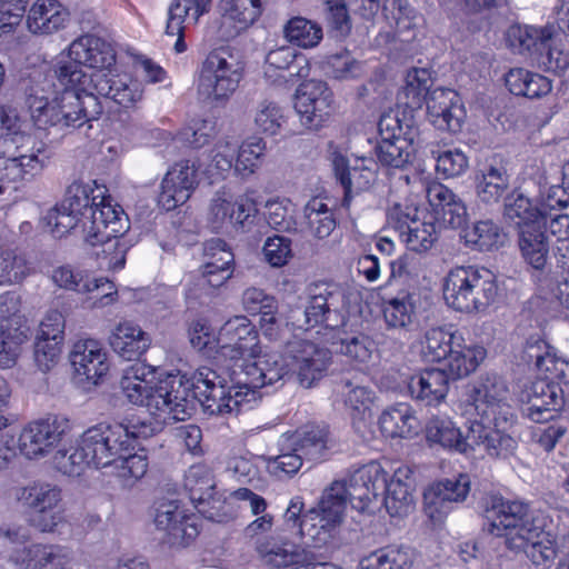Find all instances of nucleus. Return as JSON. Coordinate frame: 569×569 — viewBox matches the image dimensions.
Listing matches in <instances>:
<instances>
[{
    "instance_id": "6e6552de",
    "label": "nucleus",
    "mask_w": 569,
    "mask_h": 569,
    "mask_svg": "<svg viewBox=\"0 0 569 569\" xmlns=\"http://www.w3.org/2000/svg\"><path fill=\"white\" fill-rule=\"evenodd\" d=\"M69 61H58L54 78L60 86H76L90 90L96 72H106L114 61L111 46L93 34H83L74 39L68 47Z\"/></svg>"
},
{
    "instance_id": "a211bd4d",
    "label": "nucleus",
    "mask_w": 569,
    "mask_h": 569,
    "mask_svg": "<svg viewBox=\"0 0 569 569\" xmlns=\"http://www.w3.org/2000/svg\"><path fill=\"white\" fill-rule=\"evenodd\" d=\"M470 477L459 473L456 477L440 480L423 493V512L432 527H441L448 515L462 503L470 492Z\"/></svg>"
},
{
    "instance_id": "412c9836",
    "label": "nucleus",
    "mask_w": 569,
    "mask_h": 569,
    "mask_svg": "<svg viewBox=\"0 0 569 569\" xmlns=\"http://www.w3.org/2000/svg\"><path fill=\"white\" fill-rule=\"evenodd\" d=\"M295 109L303 127L317 130L333 109V93L325 81L302 82L296 92Z\"/></svg>"
},
{
    "instance_id": "9b49d317",
    "label": "nucleus",
    "mask_w": 569,
    "mask_h": 569,
    "mask_svg": "<svg viewBox=\"0 0 569 569\" xmlns=\"http://www.w3.org/2000/svg\"><path fill=\"white\" fill-rule=\"evenodd\" d=\"M241 68L228 47L211 50L202 61L197 93L209 104H224L236 92L241 80Z\"/></svg>"
},
{
    "instance_id": "f3484780",
    "label": "nucleus",
    "mask_w": 569,
    "mask_h": 569,
    "mask_svg": "<svg viewBox=\"0 0 569 569\" xmlns=\"http://www.w3.org/2000/svg\"><path fill=\"white\" fill-rule=\"evenodd\" d=\"M258 332L244 316H236L221 327L217 337L218 359L229 360V366L253 362L259 355Z\"/></svg>"
},
{
    "instance_id": "de8ad7c7",
    "label": "nucleus",
    "mask_w": 569,
    "mask_h": 569,
    "mask_svg": "<svg viewBox=\"0 0 569 569\" xmlns=\"http://www.w3.org/2000/svg\"><path fill=\"white\" fill-rule=\"evenodd\" d=\"M537 537L523 536V546L510 548L513 551H523L535 566H549L556 559L559 547L543 530L542 523L536 525Z\"/></svg>"
},
{
    "instance_id": "79ce46f5",
    "label": "nucleus",
    "mask_w": 569,
    "mask_h": 569,
    "mask_svg": "<svg viewBox=\"0 0 569 569\" xmlns=\"http://www.w3.org/2000/svg\"><path fill=\"white\" fill-rule=\"evenodd\" d=\"M460 341V347L455 345L443 360L446 361V372L450 379L456 380L469 376L479 367L485 360L487 351L482 346H463Z\"/></svg>"
},
{
    "instance_id": "c85d7f7f",
    "label": "nucleus",
    "mask_w": 569,
    "mask_h": 569,
    "mask_svg": "<svg viewBox=\"0 0 569 569\" xmlns=\"http://www.w3.org/2000/svg\"><path fill=\"white\" fill-rule=\"evenodd\" d=\"M89 92L111 99L122 108L131 109L141 101L143 89L137 80L113 76L110 72H96Z\"/></svg>"
},
{
    "instance_id": "72a5a7b5",
    "label": "nucleus",
    "mask_w": 569,
    "mask_h": 569,
    "mask_svg": "<svg viewBox=\"0 0 569 569\" xmlns=\"http://www.w3.org/2000/svg\"><path fill=\"white\" fill-rule=\"evenodd\" d=\"M150 345V336L131 321L118 323L110 336L111 348L126 360L138 359Z\"/></svg>"
},
{
    "instance_id": "4be33fe9",
    "label": "nucleus",
    "mask_w": 569,
    "mask_h": 569,
    "mask_svg": "<svg viewBox=\"0 0 569 569\" xmlns=\"http://www.w3.org/2000/svg\"><path fill=\"white\" fill-rule=\"evenodd\" d=\"M330 161L335 176L345 190L343 202L367 191L376 180V164L371 159H357L352 166L347 157L335 146L330 144Z\"/></svg>"
},
{
    "instance_id": "f03ea898",
    "label": "nucleus",
    "mask_w": 569,
    "mask_h": 569,
    "mask_svg": "<svg viewBox=\"0 0 569 569\" xmlns=\"http://www.w3.org/2000/svg\"><path fill=\"white\" fill-rule=\"evenodd\" d=\"M276 353H264L253 362L226 366L231 386L209 367H200L192 378V402L198 398L208 415L238 413L242 408H252L258 400V390L284 378L286 365Z\"/></svg>"
},
{
    "instance_id": "7c9ffc66",
    "label": "nucleus",
    "mask_w": 569,
    "mask_h": 569,
    "mask_svg": "<svg viewBox=\"0 0 569 569\" xmlns=\"http://www.w3.org/2000/svg\"><path fill=\"white\" fill-rule=\"evenodd\" d=\"M429 204L445 224L453 229L462 228L468 218L467 208L459 197L448 187L439 182L429 184L426 189Z\"/></svg>"
},
{
    "instance_id": "052dcab7",
    "label": "nucleus",
    "mask_w": 569,
    "mask_h": 569,
    "mask_svg": "<svg viewBox=\"0 0 569 569\" xmlns=\"http://www.w3.org/2000/svg\"><path fill=\"white\" fill-rule=\"evenodd\" d=\"M401 240L411 251L420 252L429 250L436 239V226L432 221L417 218L400 236Z\"/></svg>"
},
{
    "instance_id": "4d7b16f0",
    "label": "nucleus",
    "mask_w": 569,
    "mask_h": 569,
    "mask_svg": "<svg viewBox=\"0 0 569 569\" xmlns=\"http://www.w3.org/2000/svg\"><path fill=\"white\" fill-rule=\"evenodd\" d=\"M184 488L193 502L203 503L212 497L213 476L206 465H192L184 476Z\"/></svg>"
},
{
    "instance_id": "423d86ee",
    "label": "nucleus",
    "mask_w": 569,
    "mask_h": 569,
    "mask_svg": "<svg viewBox=\"0 0 569 569\" xmlns=\"http://www.w3.org/2000/svg\"><path fill=\"white\" fill-rule=\"evenodd\" d=\"M153 370L137 362L123 370L119 386L126 398L133 405L144 406L163 422L186 420L192 412V383L186 373H169L156 387H151Z\"/></svg>"
},
{
    "instance_id": "dca6fc26",
    "label": "nucleus",
    "mask_w": 569,
    "mask_h": 569,
    "mask_svg": "<svg viewBox=\"0 0 569 569\" xmlns=\"http://www.w3.org/2000/svg\"><path fill=\"white\" fill-rule=\"evenodd\" d=\"M16 499L33 511V526L41 532H52L64 520L61 489L48 482H32L16 490Z\"/></svg>"
},
{
    "instance_id": "f8f14e48",
    "label": "nucleus",
    "mask_w": 569,
    "mask_h": 569,
    "mask_svg": "<svg viewBox=\"0 0 569 569\" xmlns=\"http://www.w3.org/2000/svg\"><path fill=\"white\" fill-rule=\"evenodd\" d=\"M381 140L376 148L379 162L391 168H403L412 159L419 130L413 118L402 112L390 111L381 116L378 123Z\"/></svg>"
},
{
    "instance_id": "6ab92c4d",
    "label": "nucleus",
    "mask_w": 569,
    "mask_h": 569,
    "mask_svg": "<svg viewBox=\"0 0 569 569\" xmlns=\"http://www.w3.org/2000/svg\"><path fill=\"white\" fill-rule=\"evenodd\" d=\"M69 430L66 417L51 415L28 423L20 432L18 448L28 459L47 456L56 448Z\"/></svg>"
},
{
    "instance_id": "7ed1b4c3",
    "label": "nucleus",
    "mask_w": 569,
    "mask_h": 569,
    "mask_svg": "<svg viewBox=\"0 0 569 569\" xmlns=\"http://www.w3.org/2000/svg\"><path fill=\"white\" fill-rule=\"evenodd\" d=\"M54 79V76L46 77L36 82L27 90L26 97L33 124L52 136L50 142L59 141L102 112L93 92L76 86H57Z\"/></svg>"
},
{
    "instance_id": "774afa93",
    "label": "nucleus",
    "mask_w": 569,
    "mask_h": 569,
    "mask_svg": "<svg viewBox=\"0 0 569 569\" xmlns=\"http://www.w3.org/2000/svg\"><path fill=\"white\" fill-rule=\"evenodd\" d=\"M431 153L436 159V170L443 178L459 177L468 169V158L459 149L437 153L432 150Z\"/></svg>"
},
{
    "instance_id": "8fccbe9b",
    "label": "nucleus",
    "mask_w": 569,
    "mask_h": 569,
    "mask_svg": "<svg viewBox=\"0 0 569 569\" xmlns=\"http://www.w3.org/2000/svg\"><path fill=\"white\" fill-rule=\"evenodd\" d=\"M132 449L121 450L120 453L109 459L107 467L112 468L116 477L122 480L124 486H132L141 479L148 469L147 456L143 453H131Z\"/></svg>"
},
{
    "instance_id": "e2e57ef3",
    "label": "nucleus",
    "mask_w": 569,
    "mask_h": 569,
    "mask_svg": "<svg viewBox=\"0 0 569 569\" xmlns=\"http://www.w3.org/2000/svg\"><path fill=\"white\" fill-rule=\"evenodd\" d=\"M253 120L260 132L274 136L280 132L286 122V116L278 103L266 99L258 103Z\"/></svg>"
},
{
    "instance_id": "39448f33",
    "label": "nucleus",
    "mask_w": 569,
    "mask_h": 569,
    "mask_svg": "<svg viewBox=\"0 0 569 569\" xmlns=\"http://www.w3.org/2000/svg\"><path fill=\"white\" fill-rule=\"evenodd\" d=\"M98 196L90 197V188L81 182L71 183L62 201L50 209L44 216L46 224L56 238H62L72 230L80 229L83 240L89 246L96 247L97 239L106 238L104 228H111L112 232H122L126 228V219L122 208L112 204Z\"/></svg>"
},
{
    "instance_id": "0e129e2a",
    "label": "nucleus",
    "mask_w": 569,
    "mask_h": 569,
    "mask_svg": "<svg viewBox=\"0 0 569 569\" xmlns=\"http://www.w3.org/2000/svg\"><path fill=\"white\" fill-rule=\"evenodd\" d=\"M264 217L268 224L277 231L290 232L296 229L292 203L288 199L268 200L264 206Z\"/></svg>"
},
{
    "instance_id": "603ef678",
    "label": "nucleus",
    "mask_w": 569,
    "mask_h": 569,
    "mask_svg": "<svg viewBox=\"0 0 569 569\" xmlns=\"http://www.w3.org/2000/svg\"><path fill=\"white\" fill-rule=\"evenodd\" d=\"M122 216L126 219V228L122 232H112L111 228L103 226H100V230L104 229L106 231H109L110 233L106 232V238L97 239L96 246H101L102 250L101 253H103L104 259L107 260V266L110 269L119 270L124 267L126 263V254L129 250V243L123 238L126 232L129 230V219L128 216L122 210Z\"/></svg>"
},
{
    "instance_id": "c9c22d12",
    "label": "nucleus",
    "mask_w": 569,
    "mask_h": 569,
    "mask_svg": "<svg viewBox=\"0 0 569 569\" xmlns=\"http://www.w3.org/2000/svg\"><path fill=\"white\" fill-rule=\"evenodd\" d=\"M67 559V549L57 545L34 543L14 549L10 555V561L21 569H42L48 565H62Z\"/></svg>"
},
{
    "instance_id": "1a4fd4ad",
    "label": "nucleus",
    "mask_w": 569,
    "mask_h": 569,
    "mask_svg": "<svg viewBox=\"0 0 569 569\" xmlns=\"http://www.w3.org/2000/svg\"><path fill=\"white\" fill-rule=\"evenodd\" d=\"M119 431L101 428V425L86 430L69 448L59 449L53 456L54 468L68 476L79 477L89 467L104 468L108 466L112 452L119 446Z\"/></svg>"
},
{
    "instance_id": "4468645a",
    "label": "nucleus",
    "mask_w": 569,
    "mask_h": 569,
    "mask_svg": "<svg viewBox=\"0 0 569 569\" xmlns=\"http://www.w3.org/2000/svg\"><path fill=\"white\" fill-rule=\"evenodd\" d=\"M286 365L284 377L292 373L300 386L311 388L327 373L331 353L328 349L318 345L295 337L284 346L283 353L274 352Z\"/></svg>"
},
{
    "instance_id": "338daca9",
    "label": "nucleus",
    "mask_w": 569,
    "mask_h": 569,
    "mask_svg": "<svg viewBox=\"0 0 569 569\" xmlns=\"http://www.w3.org/2000/svg\"><path fill=\"white\" fill-rule=\"evenodd\" d=\"M306 460L299 451L295 450V446L288 452H281L278 456L268 457L266 467L270 475L278 479L290 478L296 475Z\"/></svg>"
},
{
    "instance_id": "2eb2a0df",
    "label": "nucleus",
    "mask_w": 569,
    "mask_h": 569,
    "mask_svg": "<svg viewBox=\"0 0 569 569\" xmlns=\"http://www.w3.org/2000/svg\"><path fill=\"white\" fill-rule=\"evenodd\" d=\"M3 149L0 154V193L4 192L6 183L17 182L26 178L30 170L41 167L38 154L43 143L38 147L34 138L27 133H14L3 137L0 141Z\"/></svg>"
},
{
    "instance_id": "473e14b6",
    "label": "nucleus",
    "mask_w": 569,
    "mask_h": 569,
    "mask_svg": "<svg viewBox=\"0 0 569 569\" xmlns=\"http://www.w3.org/2000/svg\"><path fill=\"white\" fill-rule=\"evenodd\" d=\"M449 380L445 369H428L410 377L407 386L412 398L431 406L446 398Z\"/></svg>"
},
{
    "instance_id": "a18cd8bd",
    "label": "nucleus",
    "mask_w": 569,
    "mask_h": 569,
    "mask_svg": "<svg viewBox=\"0 0 569 569\" xmlns=\"http://www.w3.org/2000/svg\"><path fill=\"white\" fill-rule=\"evenodd\" d=\"M460 341H463V338L457 332H451L443 327L429 328L425 331L421 341V355L426 361H441L452 351L456 343L460 347Z\"/></svg>"
},
{
    "instance_id": "2f4dec72",
    "label": "nucleus",
    "mask_w": 569,
    "mask_h": 569,
    "mask_svg": "<svg viewBox=\"0 0 569 569\" xmlns=\"http://www.w3.org/2000/svg\"><path fill=\"white\" fill-rule=\"evenodd\" d=\"M519 249L525 262L535 272L537 281L543 276L549 258V243L541 223L522 227L519 232Z\"/></svg>"
},
{
    "instance_id": "e433bc0d",
    "label": "nucleus",
    "mask_w": 569,
    "mask_h": 569,
    "mask_svg": "<svg viewBox=\"0 0 569 569\" xmlns=\"http://www.w3.org/2000/svg\"><path fill=\"white\" fill-rule=\"evenodd\" d=\"M292 446L307 461L318 462L329 449V430L326 425L308 423L298 429Z\"/></svg>"
},
{
    "instance_id": "393cba45",
    "label": "nucleus",
    "mask_w": 569,
    "mask_h": 569,
    "mask_svg": "<svg viewBox=\"0 0 569 569\" xmlns=\"http://www.w3.org/2000/svg\"><path fill=\"white\" fill-rule=\"evenodd\" d=\"M426 103L428 119L436 128L449 132L461 129L466 111L455 90L437 88L429 93Z\"/></svg>"
},
{
    "instance_id": "ddd939ff",
    "label": "nucleus",
    "mask_w": 569,
    "mask_h": 569,
    "mask_svg": "<svg viewBox=\"0 0 569 569\" xmlns=\"http://www.w3.org/2000/svg\"><path fill=\"white\" fill-rule=\"evenodd\" d=\"M489 532L503 537L506 546L519 548L523 546V536L537 537L536 525L540 521L529 513V507L521 501L505 500L495 497L487 510Z\"/></svg>"
},
{
    "instance_id": "13d9d810",
    "label": "nucleus",
    "mask_w": 569,
    "mask_h": 569,
    "mask_svg": "<svg viewBox=\"0 0 569 569\" xmlns=\"http://www.w3.org/2000/svg\"><path fill=\"white\" fill-rule=\"evenodd\" d=\"M510 37L513 39L512 46L520 51H541L553 37V27H517L510 30Z\"/></svg>"
},
{
    "instance_id": "3c124183",
    "label": "nucleus",
    "mask_w": 569,
    "mask_h": 569,
    "mask_svg": "<svg viewBox=\"0 0 569 569\" xmlns=\"http://www.w3.org/2000/svg\"><path fill=\"white\" fill-rule=\"evenodd\" d=\"M416 313V296L409 292L383 302V318L389 328L405 329L409 327Z\"/></svg>"
},
{
    "instance_id": "a19ab883",
    "label": "nucleus",
    "mask_w": 569,
    "mask_h": 569,
    "mask_svg": "<svg viewBox=\"0 0 569 569\" xmlns=\"http://www.w3.org/2000/svg\"><path fill=\"white\" fill-rule=\"evenodd\" d=\"M379 426L386 437L408 438L418 432L419 421L407 403H398L383 410Z\"/></svg>"
},
{
    "instance_id": "9d476101",
    "label": "nucleus",
    "mask_w": 569,
    "mask_h": 569,
    "mask_svg": "<svg viewBox=\"0 0 569 569\" xmlns=\"http://www.w3.org/2000/svg\"><path fill=\"white\" fill-rule=\"evenodd\" d=\"M288 319L293 327L305 330L319 325L328 329L345 328L349 321L347 295L336 283H312L307 289L303 310H291Z\"/></svg>"
},
{
    "instance_id": "b1692460",
    "label": "nucleus",
    "mask_w": 569,
    "mask_h": 569,
    "mask_svg": "<svg viewBox=\"0 0 569 569\" xmlns=\"http://www.w3.org/2000/svg\"><path fill=\"white\" fill-rule=\"evenodd\" d=\"M199 183L198 167L191 160L176 162L161 182L159 203L167 211L183 204Z\"/></svg>"
},
{
    "instance_id": "cd10ccee",
    "label": "nucleus",
    "mask_w": 569,
    "mask_h": 569,
    "mask_svg": "<svg viewBox=\"0 0 569 569\" xmlns=\"http://www.w3.org/2000/svg\"><path fill=\"white\" fill-rule=\"evenodd\" d=\"M522 400L528 407L525 415L533 422H547L555 418L563 406L561 389L545 380H537L522 392Z\"/></svg>"
},
{
    "instance_id": "c756f323",
    "label": "nucleus",
    "mask_w": 569,
    "mask_h": 569,
    "mask_svg": "<svg viewBox=\"0 0 569 569\" xmlns=\"http://www.w3.org/2000/svg\"><path fill=\"white\" fill-rule=\"evenodd\" d=\"M28 336L29 327L23 316L17 312L6 315L0 310V368L9 369L17 363Z\"/></svg>"
},
{
    "instance_id": "f257e3e1",
    "label": "nucleus",
    "mask_w": 569,
    "mask_h": 569,
    "mask_svg": "<svg viewBox=\"0 0 569 569\" xmlns=\"http://www.w3.org/2000/svg\"><path fill=\"white\" fill-rule=\"evenodd\" d=\"M410 470L399 468L388 482L387 472L377 461H371L351 472L346 479L336 480L327 489L321 510L311 516L321 529L338 527L342 522L346 506L349 502L358 511H366L370 503L381 493L385 506L392 517H403L413 507Z\"/></svg>"
},
{
    "instance_id": "09e8293b",
    "label": "nucleus",
    "mask_w": 569,
    "mask_h": 569,
    "mask_svg": "<svg viewBox=\"0 0 569 569\" xmlns=\"http://www.w3.org/2000/svg\"><path fill=\"white\" fill-rule=\"evenodd\" d=\"M466 246L480 251L497 249L503 244L506 234L492 220H480L463 229Z\"/></svg>"
},
{
    "instance_id": "a878e982",
    "label": "nucleus",
    "mask_w": 569,
    "mask_h": 569,
    "mask_svg": "<svg viewBox=\"0 0 569 569\" xmlns=\"http://www.w3.org/2000/svg\"><path fill=\"white\" fill-rule=\"evenodd\" d=\"M154 525L164 531L171 545H188L197 535L198 529L190 522L178 500H160L157 502Z\"/></svg>"
},
{
    "instance_id": "4c0bfd02",
    "label": "nucleus",
    "mask_w": 569,
    "mask_h": 569,
    "mask_svg": "<svg viewBox=\"0 0 569 569\" xmlns=\"http://www.w3.org/2000/svg\"><path fill=\"white\" fill-rule=\"evenodd\" d=\"M326 493L327 489L325 490L321 497L318 508L311 509L308 513H306L302 517V519H300V515L303 509V502L298 497L291 499L283 516L287 526L291 528H298L299 532L302 536H308L311 540H313L317 543H326L328 539L331 537V531L337 528L332 527L326 530L325 528L321 529L319 525H312L316 520H312L311 516H313V513H318V511L321 510V503L323 501Z\"/></svg>"
},
{
    "instance_id": "6e6d98bb",
    "label": "nucleus",
    "mask_w": 569,
    "mask_h": 569,
    "mask_svg": "<svg viewBox=\"0 0 569 569\" xmlns=\"http://www.w3.org/2000/svg\"><path fill=\"white\" fill-rule=\"evenodd\" d=\"M310 233L317 239L328 238L335 230L337 222L333 211L320 199H311L305 207Z\"/></svg>"
},
{
    "instance_id": "20e7f679",
    "label": "nucleus",
    "mask_w": 569,
    "mask_h": 569,
    "mask_svg": "<svg viewBox=\"0 0 569 569\" xmlns=\"http://www.w3.org/2000/svg\"><path fill=\"white\" fill-rule=\"evenodd\" d=\"M469 400L479 420L469 426V439L492 458H506L517 447L507 433L516 413L507 382L496 373L480 376L469 390Z\"/></svg>"
},
{
    "instance_id": "58836bf2",
    "label": "nucleus",
    "mask_w": 569,
    "mask_h": 569,
    "mask_svg": "<svg viewBox=\"0 0 569 569\" xmlns=\"http://www.w3.org/2000/svg\"><path fill=\"white\" fill-rule=\"evenodd\" d=\"M415 561V551L407 546H386L379 548L360 562V569H411Z\"/></svg>"
},
{
    "instance_id": "c03bdc74",
    "label": "nucleus",
    "mask_w": 569,
    "mask_h": 569,
    "mask_svg": "<svg viewBox=\"0 0 569 569\" xmlns=\"http://www.w3.org/2000/svg\"><path fill=\"white\" fill-rule=\"evenodd\" d=\"M220 8L223 20L234 23L228 33V37H234L261 16L263 0H221Z\"/></svg>"
},
{
    "instance_id": "bf43d9fd",
    "label": "nucleus",
    "mask_w": 569,
    "mask_h": 569,
    "mask_svg": "<svg viewBox=\"0 0 569 569\" xmlns=\"http://www.w3.org/2000/svg\"><path fill=\"white\" fill-rule=\"evenodd\" d=\"M284 36L289 42L308 49L316 47L320 42L322 29L305 18L297 17L289 20L286 24Z\"/></svg>"
},
{
    "instance_id": "0eeeda50",
    "label": "nucleus",
    "mask_w": 569,
    "mask_h": 569,
    "mask_svg": "<svg viewBox=\"0 0 569 569\" xmlns=\"http://www.w3.org/2000/svg\"><path fill=\"white\" fill-rule=\"evenodd\" d=\"M498 292L495 273L483 267H455L443 281V298L447 305L460 312H485L496 302Z\"/></svg>"
},
{
    "instance_id": "680f3d73",
    "label": "nucleus",
    "mask_w": 569,
    "mask_h": 569,
    "mask_svg": "<svg viewBox=\"0 0 569 569\" xmlns=\"http://www.w3.org/2000/svg\"><path fill=\"white\" fill-rule=\"evenodd\" d=\"M101 428H106L108 430L120 431L118 432L120 435V439L117 440L119 442L118 448L116 449V452H112V457L117 456V453H120L121 450L124 449H133V443L136 439L143 438L147 439L151 437L156 428L146 421H129L128 425L124 423H113V425H107V423H100Z\"/></svg>"
},
{
    "instance_id": "5701e85b",
    "label": "nucleus",
    "mask_w": 569,
    "mask_h": 569,
    "mask_svg": "<svg viewBox=\"0 0 569 569\" xmlns=\"http://www.w3.org/2000/svg\"><path fill=\"white\" fill-rule=\"evenodd\" d=\"M69 360L74 379L81 385H98L109 370L107 352L94 339L77 341L69 353Z\"/></svg>"
},
{
    "instance_id": "bb28decb",
    "label": "nucleus",
    "mask_w": 569,
    "mask_h": 569,
    "mask_svg": "<svg viewBox=\"0 0 569 569\" xmlns=\"http://www.w3.org/2000/svg\"><path fill=\"white\" fill-rule=\"evenodd\" d=\"M262 562L272 569H286L290 566L309 568L316 562V553L291 541L266 538L257 546Z\"/></svg>"
},
{
    "instance_id": "ea45409f",
    "label": "nucleus",
    "mask_w": 569,
    "mask_h": 569,
    "mask_svg": "<svg viewBox=\"0 0 569 569\" xmlns=\"http://www.w3.org/2000/svg\"><path fill=\"white\" fill-rule=\"evenodd\" d=\"M427 439L443 448L467 453L469 449L478 447L469 439V433L463 437L461 431L449 419L432 418L426 428Z\"/></svg>"
},
{
    "instance_id": "69168bd1",
    "label": "nucleus",
    "mask_w": 569,
    "mask_h": 569,
    "mask_svg": "<svg viewBox=\"0 0 569 569\" xmlns=\"http://www.w3.org/2000/svg\"><path fill=\"white\" fill-rule=\"evenodd\" d=\"M266 143L262 139H253L238 146L234 171L242 177L252 174L259 167L260 159L264 154Z\"/></svg>"
},
{
    "instance_id": "f704fd0d",
    "label": "nucleus",
    "mask_w": 569,
    "mask_h": 569,
    "mask_svg": "<svg viewBox=\"0 0 569 569\" xmlns=\"http://www.w3.org/2000/svg\"><path fill=\"white\" fill-rule=\"evenodd\" d=\"M69 12L58 0H37L29 10L28 29L34 34H51L66 26Z\"/></svg>"
},
{
    "instance_id": "864d4df0",
    "label": "nucleus",
    "mask_w": 569,
    "mask_h": 569,
    "mask_svg": "<svg viewBox=\"0 0 569 569\" xmlns=\"http://www.w3.org/2000/svg\"><path fill=\"white\" fill-rule=\"evenodd\" d=\"M505 217L521 230L522 227L540 223L541 218L546 217V212L533 207L530 199L522 193L512 192L506 198Z\"/></svg>"
},
{
    "instance_id": "5fc2aeb1",
    "label": "nucleus",
    "mask_w": 569,
    "mask_h": 569,
    "mask_svg": "<svg viewBox=\"0 0 569 569\" xmlns=\"http://www.w3.org/2000/svg\"><path fill=\"white\" fill-rule=\"evenodd\" d=\"M342 395L346 406L360 419L355 420L353 426L357 431H361V425L367 417H370V408L375 400V392L365 386L355 385L350 380H342Z\"/></svg>"
},
{
    "instance_id": "aec40b11",
    "label": "nucleus",
    "mask_w": 569,
    "mask_h": 569,
    "mask_svg": "<svg viewBox=\"0 0 569 569\" xmlns=\"http://www.w3.org/2000/svg\"><path fill=\"white\" fill-rule=\"evenodd\" d=\"M52 282L60 289L72 291L80 296H90L93 292L101 295L92 303V308H103L117 300V289L107 278H94L89 272L73 268L70 264L59 266L52 270Z\"/></svg>"
},
{
    "instance_id": "49530a36",
    "label": "nucleus",
    "mask_w": 569,
    "mask_h": 569,
    "mask_svg": "<svg viewBox=\"0 0 569 569\" xmlns=\"http://www.w3.org/2000/svg\"><path fill=\"white\" fill-rule=\"evenodd\" d=\"M509 188V174L502 164H489L477 176V194L485 203L498 202Z\"/></svg>"
},
{
    "instance_id": "37998d69",
    "label": "nucleus",
    "mask_w": 569,
    "mask_h": 569,
    "mask_svg": "<svg viewBox=\"0 0 569 569\" xmlns=\"http://www.w3.org/2000/svg\"><path fill=\"white\" fill-rule=\"evenodd\" d=\"M212 0H172L168 8L166 33L186 30L189 23L197 24L200 17L210 11Z\"/></svg>"
}]
</instances>
